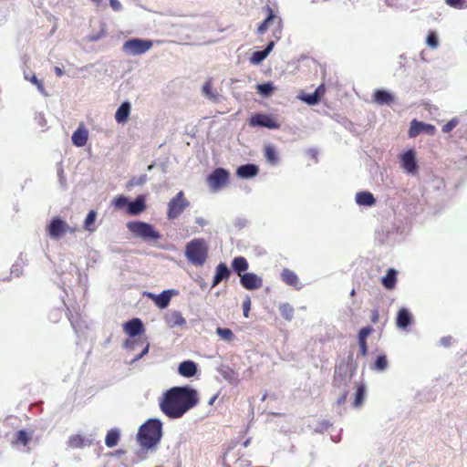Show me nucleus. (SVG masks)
<instances>
[{"instance_id": "obj_1", "label": "nucleus", "mask_w": 467, "mask_h": 467, "mask_svg": "<svg viewBox=\"0 0 467 467\" xmlns=\"http://www.w3.org/2000/svg\"><path fill=\"white\" fill-rule=\"evenodd\" d=\"M198 402V392L189 386L171 388L159 398L160 410L170 419L182 418Z\"/></svg>"}, {"instance_id": "obj_2", "label": "nucleus", "mask_w": 467, "mask_h": 467, "mask_svg": "<svg viewBox=\"0 0 467 467\" xmlns=\"http://www.w3.org/2000/svg\"><path fill=\"white\" fill-rule=\"evenodd\" d=\"M162 437V422L150 419L143 423L137 433V441L142 450L155 451Z\"/></svg>"}, {"instance_id": "obj_3", "label": "nucleus", "mask_w": 467, "mask_h": 467, "mask_svg": "<svg viewBox=\"0 0 467 467\" xmlns=\"http://www.w3.org/2000/svg\"><path fill=\"white\" fill-rule=\"evenodd\" d=\"M209 246L202 238H194L185 245L184 254L188 262L195 266H202L208 258Z\"/></svg>"}, {"instance_id": "obj_4", "label": "nucleus", "mask_w": 467, "mask_h": 467, "mask_svg": "<svg viewBox=\"0 0 467 467\" xmlns=\"http://www.w3.org/2000/svg\"><path fill=\"white\" fill-rule=\"evenodd\" d=\"M127 228L135 237L146 242L157 241L161 238L160 233L151 224L145 222H128Z\"/></svg>"}, {"instance_id": "obj_5", "label": "nucleus", "mask_w": 467, "mask_h": 467, "mask_svg": "<svg viewBox=\"0 0 467 467\" xmlns=\"http://www.w3.org/2000/svg\"><path fill=\"white\" fill-rule=\"evenodd\" d=\"M77 228L70 226L65 220L58 216L53 217L46 226L47 235L52 240H59L67 234H75Z\"/></svg>"}, {"instance_id": "obj_6", "label": "nucleus", "mask_w": 467, "mask_h": 467, "mask_svg": "<svg viewBox=\"0 0 467 467\" xmlns=\"http://www.w3.org/2000/svg\"><path fill=\"white\" fill-rule=\"evenodd\" d=\"M125 333L131 338H129L125 341V348L128 349H135L136 346L139 344V340L135 339L134 337L141 334L144 330L143 324L140 319L133 318L123 326Z\"/></svg>"}, {"instance_id": "obj_7", "label": "nucleus", "mask_w": 467, "mask_h": 467, "mask_svg": "<svg viewBox=\"0 0 467 467\" xmlns=\"http://www.w3.org/2000/svg\"><path fill=\"white\" fill-rule=\"evenodd\" d=\"M151 47L152 41L140 38L129 39L123 44V51L132 56L144 54Z\"/></svg>"}, {"instance_id": "obj_8", "label": "nucleus", "mask_w": 467, "mask_h": 467, "mask_svg": "<svg viewBox=\"0 0 467 467\" xmlns=\"http://www.w3.org/2000/svg\"><path fill=\"white\" fill-rule=\"evenodd\" d=\"M190 205L189 202L184 198L183 192H179L168 203L167 217L169 219H176Z\"/></svg>"}, {"instance_id": "obj_9", "label": "nucleus", "mask_w": 467, "mask_h": 467, "mask_svg": "<svg viewBox=\"0 0 467 467\" xmlns=\"http://www.w3.org/2000/svg\"><path fill=\"white\" fill-rule=\"evenodd\" d=\"M251 127H265L271 130H276L280 128V124L270 115L267 114H254L249 120Z\"/></svg>"}, {"instance_id": "obj_10", "label": "nucleus", "mask_w": 467, "mask_h": 467, "mask_svg": "<svg viewBox=\"0 0 467 467\" xmlns=\"http://www.w3.org/2000/svg\"><path fill=\"white\" fill-rule=\"evenodd\" d=\"M435 131H436V128L434 125L413 119L410 122V127L409 130V136L410 138H415L418 135H420V133H426L428 135H434Z\"/></svg>"}, {"instance_id": "obj_11", "label": "nucleus", "mask_w": 467, "mask_h": 467, "mask_svg": "<svg viewBox=\"0 0 467 467\" xmlns=\"http://www.w3.org/2000/svg\"><path fill=\"white\" fill-rule=\"evenodd\" d=\"M178 292L176 290H164L159 295H155L153 293H145L146 296L150 298L154 304L161 309L166 308L171 301V298L173 295H177Z\"/></svg>"}, {"instance_id": "obj_12", "label": "nucleus", "mask_w": 467, "mask_h": 467, "mask_svg": "<svg viewBox=\"0 0 467 467\" xmlns=\"http://www.w3.org/2000/svg\"><path fill=\"white\" fill-rule=\"evenodd\" d=\"M266 11H267V17L258 26L257 32L259 34H264L271 25H275L277 29L280 31L281 24H282L281 18L276 16L275 15L273 9L268 5L266 6Z\"/></svg>"}, {"instance_id": "obj_13", "label": "nucleus", "mask_w": 467, "mask_h": 467, "mask_svg": "<svg viewBox=\"0 0 467 467\" xmlns=\"http://www.w3.org/2000/svg\"><path fill=\"white\" fill-rule=\"evenodd\" d=\"M241 285L248 290L258 289L263 285V280L254 273H246L241 275Z\"/></svg>"}, {"instance_id": "obj_14", "label": "nucleus", "mask_w": 467, "mask_h": 467, "mask_svg": "<svg viewBox=\"0 0 467 467\" xmlns=\"http://www.w3.org/2000/svg\"><path fill=\"white\" fill-rule=\"evenodd\" d=\"M231 177H207V185L211 192H216L232 183Z\"/></svg>"}, {"instance_id": "obj_15", "label": "nucleus", "mask_w": 467, "mask_h": 467, "mask_svg": "<svg viewBox=\"0 0 467 467\" xmlns=\"http://www.w3.org/2000/svg\"><path fill=\"white\" fill-rule=\"evenodd\" d=\"M401 166L409 173H413L417 169L416 155L413 150L406 151L401 156Z\"/></svg>"}, {"instance_id": "obj_16", "label": "nucleus", "mask_w": 467, "mask_h": 467, "mask_svg": "<svg viewBox=\"0 0 467 467\" xmlns=\"http://www.w3.org/2000/svg\"><path fill=\"white\" fill-rule=\"evenodd\" d=\"M165 322L170 327H182L186 324L182 313L177 310L169 311L165 315Z\"/></svg>"}, {"instance_id": "obj_17", "label": "nucleus", "mask_w": 467, "mask_h": 467, "mask_svg": "<svg viewBox=\"0 0 467 467\" xmlns=\"http://www.w3.org/2000/svg\"><path fill=\"white\" fill-rule=\"evenodd\" d=\"M93 442V438L85 437L80 434L72 435L68 438L67 445L70 448H83L86 446H90Z\"/></svg>"}, {"instance_id": "obj_18", "label": "nucleus", "mask_w": 467, "mask_h": 467, "mask_svg": "<svg viewBox=\"0 0 467 467\" xmlns=\"http://www.w3.org/2000/svg\"><path fill=\"white\" fill-rule=\"evenodd\" d=\"M281 278L286 285L295 287L297 290L302 288V285L299 281L296 274L287 268H285L281 273Z\"/></svg>"}, {"instance_id": "obj_19", "label": "nucleus", "mask_w": 467, "mask_h": 467, "mask_svg": "<svg viewBox=\"0 0 467 467\" xmlns=\"http://www.w3.org/2000/svg\"><path fill=\"white\" fill-rule=\"evenodd\" d=\"M230 275V271L224 263H220L215 269L212 287H215L223 279H227Z\"/></svg>"}, {"instance_id": "obj_20", "label": "nucleus", "mask_w": 467, "mask_h": 467, "mask_svg": "<svg viewBox=\"0 0 467 467\" xmlns=\"http://www.w3.org/2000/svg\"><path fill=\"white\" fill-rule=\"evenodd\" d=\"M178 372L185 378H191L197 372V366L193 361L186 360L179 365Z\"/></svg>"}, {"instance_id": "obj_21", "label": "nucleus", "mask_w": 467, "mask_h": 467, "mask_svg": "<svg viewBox=\"0 0 467 467\" xmlns=\"http://www.w3.org/2000/svg\"><path fill=\"white\" fill-rule=\"evenodd\" d=\"M146 208L143 196H138L135 201L128 203V213L131 215H138Z\"/></svg>"}, {"instance_id": "obj_22", "label": "nucleus", "mask_w": 467, "mask_h": 467, "mask_svg": "<svg viewBox=\"0 0 467 467\" xmlns=\"http://www.w3.org/2000/svg\"><path fill=\"white\" fill-rule=\"evenodd\" d=\"M373 100L379 105H389L393 102V96L382 89H377L373 94Z\"/></svg>"}, {"instance_id": "obj_23", "label": "nucleus", "mask_w": 467, "mask_h": 467, "mask_svg": "<svg viewBox=\"0 0 467 467\" xmlns=\"http://www.w3.org/2000/svg\"><path fill=\"white\" fill-rule=\"evenodd\" d=\"M412 317L406 308H401L397 316V327L400 329H406L411 323Z\"/></svg>"}, {"instance_id": "obj_24", "label": "nucleus", "mask_w": 467, "mask_h": 467, "mask_svg": "<svg viewBox=\"0 0 467 467\" xmlns=\"http://www.w3.org/2000/svg\"><path fill=\"white\" fill-rule=\"evenodd\" d=\"M130 103L128 101L123 102L115 113V119L118 123H124L128 120L130 113Z\"/></svg>"}, {"instance_id": "obj_25", "label": "nucleus", "mask_w": 467, "mask_h": 467, "mask_svg": "<svg viewBox=\"0 0 467 467\" xmlns=\"http://www.w3.org/2000/svg\"><path fill=\"white\" fill-rule=\"evenodd\" d=\"M88 138V132L84 128H78L72 135L71 140L77 147H83L86 145Z\"/></svg>"}, {"instance_id": "obj_26", "label": "nucleus", "mask_w": 467, "mask_h": 467, "mask_svg": "<svg viewBox=\"0 0 467 467\" xmlns=\"http://www.w3.org/2000/svg\"><path fill=\"white\" fill-rule=\"evenodd\" d=\"M356 202L359 206H372L374 205L376 200L373 194L369 192H360L356 194L355 197Z\"/></svg>"}, {"instance_id": "obj_27", "label": "nucleus", "mask_w": 467, "mask_h": 467, "mask_svg": "<svg viewBox=\"0 0 467 467\" xmlns=\"http://www.w3.org/2000/svg\"><path fill=\"white\" fill-rule=\"evenodd\" d=\"M274 42H270L267 47L262 51H255L253 53L250 61L252 64H259L261 63L273 49Z\"/></svg>"}, {"instance_id": "obj_28", "label": "nucleus", "mask_w": 467, "mask_h": 467, "mask_svg": "<svg viewBox=\"0 0 467 467\" xmlns=\"http://www.w3.org/2000/svg\"><path fill=\"white\" fill-rule=\"evenodd\" d=\"M119 438H120V432H119V429H117V428L110 429L106 435L105 444L109 448H113L118 444Z\"/></svg>"}, {"instance_id": "obj_29", "label": "nucleus", "mask_w": 467, "mask_h": 467, "mask_svg": "<svg viewBox=\"0 0 467 467\" xmlns=\"http://www.w3.org/2000/svg\"><path fill=\"white\" fill-rule=\"evenodd\" d=\"M396 275L397 272L393 268L388 270L387 275L382 277V285L385 288L390 290L395 287L397 281Z\"/></svg>"}, {"instance_id": "obj_30", "label": "nucleus", "mask_w": 467, "mask_h": 467, "mask_svg": "<svg viewBox=\"0 0 467 467\" xmlns=\"http://www.w3.org/2000/svg\"><path fill=\"white\" fill-rule=\"evenodd\" d=\"M232 267L241 276V272L248 269V262L243 256L235 257L232 262Z\"/></svg>"}, {"instance_id": "obj_31", "label": "nucleus", "mask_w": 467, "mask_h": 467, "mask_svg": "<svg viewBox=\"0 0 467 467\" xmlns=\"http://www.w3.org/2000/svg\"><path fill=\"white\" fill-rule=\"evenodd\" d=\"M265 157L271 165L278 162V154L273 145H266L264 149Z\"/></svg>"}, {"instance_id": "obj_32", "label": "nucleus", "mask_w": 467, "mask_h": 467, "mask_svg": "<svg viewBox=\"0 0 467 467\" xmlns=\"http://www.w3.org/2000/svg\"><path fill=\"white\" fill-rule=\"evenodd\" d=\"M96 218H97V213L94 211V210H91L85 221H84V228L85 230L90 232V233H93L95 232L96 230V226H95V221H96Z\"/></svg>"}, {"instance_id": "obj_33", "label": "nucleus", "mask_w": 467, "mask_h": 467, "mask_svg": "<svg viewBox=\"0 0 467 467\" xmlns=\"http://www.w3.org/2000/svg\"><path fill=\"white\" fill-rule=\"evenodd\" d=\"M31 440V435L26 431L21 430L16 433V439L13 441L14 444H21L26 446Z\"/></svg>"}, {"instance_id": "obj_34", "label": "nucleus", "mask_w": 467, "mask_h": 467, "mask_svg": "<svg viewBox=\"0 0 467 467\" xmlns=\"http://www.w3.org/2000/svg\"><path fill=\"white\" fill-rule=\"evenodd\" d=\"M258 168L254 164H245L237 169L236 175H256Z\"/></svg>"}, {"instance_id": "obj_35", "label": "nucleus", "mask_w": 467, "mask_h": 467, "mask_svg": "<svg viewBox=\"0 0 467 467\" xmlns=\"http://www.w3.org/2000/svg\"><path fill=\"white\" fill-rule=\"evenodd\" d=\"M366 396V389L363 384H359L357 389L355 400L353 402L354 407L358 408L362 405Z\"/></svg>"}, {"instance_id": "obj_36", "label": "nucleus", "mask_w": 467, "mask_h": 467, "mask_svg": "<svg viewBox=\"0 0 467 467\" xmlns=\"http://www.w3.org/2000/svg\"><path fill=\"white\" fill-rule=\"evenodd\" d=\"M26 265V260L23 258V254H20L17 261L13 265L11 268V275L19 276L22 273V268Z\"/></svg>"}, {"instance_id": "obj_37", "label": "nucleus", "mask_w": 467, "mask_h": 467, "mask_svg": "<svg viewBox=\"0 0 467 467\" xmlns=\"http://www.w3.org/2000/svg\"><path fill=\"white\" fill-rule=\"evenodd\" d=\"M202 93L204 94L205 97H207L210 99H213V100H216L217 99V94H215L213 91V84H212V80L211 79L207 80L204 83V85L202 87Z\"/></svg>"}, {"instance_id": "obj_38", "label": "nucleus", "mask_w": 467, "mask_h": 467, "mask_svg": "<svg viewBox=\"0 0 467 467\" xmlns=\"http://www.w3.org/2000/svg\"><path fill=\"white\" fill-rule=\"evenodd\" d=\"M256 89L261 95L267 97L272 94L275 88L272 83L268 82L257 85Z\"/></svg>"}, {"instance_id": "obj_39", "label": "nucleus", "mask_w": 467, "mask_h": 467, "mask_svg": "<svg viewBox=\"0 0 467 467\" xmlns=\"http://www.w3.org/2000/svg\"><path fill=\"white\" fill-rule=\"evenodd\" d=\"M216 333L223 340L225 341H231L234 337V335L230 328L217 327Z\"/></svg>"}, {"instance_id": "obj_40", "label": "nucleus", "mask_w": 467, "mask_h": 467, "mask_svg": "<svg viewBox=\"0 0 467 467\" xmlns=\"http://www.w3.org/2000/svg\"><path fill=\"white\" fill-rule=\"evenodd\" d=\"M279 310L281 312L282 317H285L286 320L292 319L293 314H294V309L289 304H287V303L282 304L279 306Z\"/></svg>"}, {"instance_id": "obj_41", "label": "nucleus", "mask_w": 467, "mask_h": 467, "mask_svg": "<svg viewBox=\"0 0 467 467\" xmlns=\"http://www.w3.org/2000/svg\"><path fill=\"white\" fill-rule=\"evenodd\" d=\"M388 367V360L386 356H379L375 361L374 368L377 370L382 371Z\"/></svg>"}, {"instance_id": "obj_42", "label": "nucleus", "mask_w": 467, "mask_h": 467, "mask_svg": "<svg viewBox=\"0 0 467 467\" xmlns=\"http://www.w3.org/2000/svg\"><path fill=\"white\" fill-rule=\"evenodd\" d=\"M445 3L455 9L467 8V2L465 0H445Z\"/></svg>"}, {"instance_id": "obj_43", "label": "nucleus", "mask_w": 467, "mask_h": 467, "mask_svg": "<svg viewBox=\"0 0 467 467\" xmlns=\"http://www.w3.org/2000/svg\"><path fill=\"white\" fill-rule=\"evenodd\" d=\"M302 100H304L305 102H306L308 105H315V104H317L320 100V94H317V93H312V94H309V95H306L305 97H302L301 98Z\"/></svg>"}, {"instance_id": "obj_44", "label": "nucleus", "mask_w": 467, "mask_h": 467, "mask_svg": "<svg viewBox=\"0 0 467 467\" xmlns=\"http://www.w3.org/2000/svg\"><path fill=\"white\" fill-rule=\"evenodd\" d=\"M373 328L371 327H366L358 332V342L367 343L368 337L372 333Z\"/></svg>"}, {"instance_id": "obj_45", "label": "nucleus", "mask_w": 467, "mask_h": 467, "mask_svg": "<svg viewBox=\"0 0 467 467\" xmlns=\"http://www.w3.org/2000/svg\"><path fill=\"white\" fill-rule=\"evenodd\" d=\"M427 44L431 48H436L438 47L439 40H438V36L435 32H433V31L429 32L428 36H427Z\"/></svg>"}, {"instance_id": "obj_46", "label": "nucleus", "mask_w": 467, "mask_h": 467, "mask_svg": "<svg viewBox=\"0 0 467 467\" xmlns=\"http://www.w3.org/2000/svg\"><path fill=\"white\" fill-rule=\"evenodd\" d=\"M26 78L27 80H29L32 84L36 85L37 89L41 92V93H44L45 91V88H44V85L42 83L41 80H39L36 75H32V76H26Z\"/></svg>"}, {"instance_id": "obj_47", "label": "nucleus", "mask_w": 467, "mask_h": 467, "mask_svg": "<svg viewBox=\"0 0 467 467\" xmlns=\"http://www.w3.org/2000/svg\"><path fill=\"white\" fill-rule=\"evenodd\" d=\"M458 123L459 121L456 118L451 119L450 121H448L446 124L442 126V132L449 133L458 125Z\"/></svg>"}, {"instance_id": "obj_48", "label": "nucleus", "mask_w": 467, "mask_h": 467, "mask_svg": "<svg viewBox=\"0 0 467 467\" xmlns=\"http://www.w3.org/2000/svg\"><path fill=\"white\" fill-rule=\"evenodd\" d=\"M250 307H251V299L249 296H246V298L244 299V301L243 303L244 316L245 317H248V316H249Z\"/></svg>"}, {"instance_id": "obj_49", "label": "nucleus", "mask_w": 467, "mask_h": 467, "mask_svg": "<svg viewBox=\"0 0 467 467\" xmlns=\"http://www.w3.org/2000/svg\"><path fill=\"white\" fill-rule=\"evenodd\" d=\"M149 348H150V344L148 342H146V345H145L144 348L142 349V351L138 356H136L132 359V361L135 362V361L140 360L143 356H145L149 352Z\"/></svg>"}, {"instance_id": "obj_50", "label": "nucleus", "mask_w": 467, "mask_h": 467, "mask_svg": "<svg viewBox=\"0 0 467 467\" xmlns=\"http://www.w3.org/2000/svg\"><path fill=\"white\" fill-rule=\"evenodd\" d=\"M114 203H115L116 207L121 208L125 204L128 203V200H127V198L120 196V197L115 199Z\"/></svg>"}, {"instance_id": "obj_51", "label": "nucleus", "mask_w": 467, "mask_h": 467, "mask_svg": "<svg viewBox=\"0 0 467 467\" xmlns=\"http://www.w3.org/2000/svg\"><path fill=\"white\" fill-rule=\"evenodd\" d=\"M109 5L114 11H119L122 8L121 3L119 0H109Z\"/></svg>"}, {"instance_id": "obj_52", "label": "nucleus", "mask_w": 467, "mask_h": 467, "mask_svg": "<svg viewBox=\"0 0 467 467\" xmlns=\"http://www.w3.org/2000/svg\"><path fill=\"white\" fill-rule=\"evenodd\" d=\"M69 320L71 322L72 327H74V329L76 331L81 330V325L77 318L75 319L72 317H70Z\"/></svg>"}, {"instance_id": "obj_53", "label": "nucleus", "mask_w": 467, "mask_h": 467, "mask_svg": "<svg viewBox=\"0 0 467 467\" xmlns=\"http://www.w3.org/2000/svg\"><path fill=\"white\" fill-rule=\"evenodd\" d=\"M237 179V182H234L235 185L241 187V188H246V185H244V180L248 179L249 177H235Z\"/></svg>"}, {"instance_id": "obj_54", "label": "nucleus", "mask_w": 467, "mask_h": 467, "mask_svg": "<svg viewBox=\"0 0 467 467\" xmlns=\"http://www.w3.org/2000/svg\"><path fill=\"white\" fill-rule=\"evenodd\" d=\"M359 343V353L361 356H366L368 353L367 343L358 342Z\"/></svg>"}, {"instance_id": "obj_55", "label": "nucleus", "mask_w": 467, "mask_h": 467, "mask_svg": "<svg viewBox=\"0 0 467 467\" xmlns=\"http://www.w3.org/2000/svg\"><path fill=\"white\" fill-rule=\"evenodd\" d=\"M452 340V337H443L441 339V344L444 347H449L451 345V342Z\"/></svg>"}, {"instance_id": "obj_56", "label": "nucleus", "mask_w": 467, "mask_h": 467, "mask_svg": "<svg viewBox=\"0 0 467 467\" xmlns=\"http://www.w3.org/2000/svg\"><path fill=\"white\" fill-rule=\"evenodd\" d=\"M211 175H228L227 171L222 168L216 169Z\"/></svg>"}, {"instance_id": "obj_57", "label": "nucleus", "mask_w": 467, "mask_h": 467, "mask_svg": "<svg viewBox=\"0 0 467 467\" xmlns=\"http://www.w3.org/2000/svg\"><path fill=\"white\" fill-rule=\"evenodd\" d=\"M195 223L199 224L201 227H203L207 224V221L202 217H197L195 219Z\"/></svg>"}, {"instance_id": "obj_58", "label": "nucleus", "mask_w": 467, "mask_h": 467, "mask_svg": "<svg viewBox=\"0 0 467 467\" xmlns=\"http://www.w3.org/2000/svg\"><path fill=\"white\" fill-rule=\"evenodd\" d=\"M326 88L324 85H320L316 90L315 93L320 94V97L325 93Z\"/></svg>"}, {"instance_id": "obj_59", "label": "nucleus", "mask_w": 467, "mask_h": 467, "mask_svg": "<svg viewBox=\"0 0 467 467\" xmlns=\"http://www.w3.org/2000/svg\"><path fill=\"white\" fill-rule=\"evenodd\" d=\"M347 400V392L345 391L342 396L337 400V404L340 405L344 403Z\"/></svg>"}, {"instance_id": "obj_60", "label": "nucleus", "mask_w": 467, "mask_h": 467, "mask_svg": "<svg viewBox=\"0 0 467 467\" xmlns=\"http://www.w3.org/2000/svg\"><path fill=\"white\" fill-rule=\"evenodd\" d=\"M55 73H56V75H57V77H61V76H63L64 71H63L60 67H55Z\"/></svg>"}, {"instance_id": "obj_61", "label": "nucleus", "mask_w": 467, "mask_h": 467, "mask_svg": "<svg viewBox=\"0 0 467 467\" xmlns=\"http://www.w3.org/2000/svg\"><path fill=\"white\" fill-rule=\"evenodd\" d=\"M218 398V394L213 395L208 401L209 405H213Z\"/></svg>"}, {"instance_id": "obj_62", "label": "nucleus", "mask_w": 467, "mask_h": 467, "mask_svg": "<svg viewBox=\"0 0 467 467\" xmlns=\"http://www.w3.org/2000/svg\"><path fill=\"white\" fill-rule=\"evenodd\" d=\"M142 182H144V180H142V178L140 177L138 182H135L132 181L130 184L134 185V184H139V183H142Z\"/></svg>"}, {"instance_id": "obj_63", "label": "nucleus", "mask_w": 467, "mask_h": 467, "mask_svg": "<svg viewBox=\"0 0 467 467\" xmlns=\"http://www.w3.org/2000/svg\"><path fill=\"white\" fill-rule=\"evenodd\" d=\"M309 153L311 154L312 157L316 158L317 151V150H310Z\"/></svg>"}, {"instance_id": "obj_64", "label": "nucleus", "mask_w": 467, "mask_h": 467, "mask_svg": "<svg viewBox=\"0 0 467 467\" xmlns=\"http://www.w3.org/2000/svg\"><path fill=\"white\" fill-rule=\"evenodd\" d=\"M233 371L231 370H228V371H225L224 373H223L222 375L225 378V379H229V374H231Z\"/></svg>"}]
</instances>
